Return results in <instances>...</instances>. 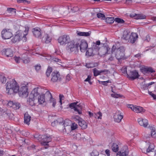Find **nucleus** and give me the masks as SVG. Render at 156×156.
<instances>
[{
    "mask_svg": "<svg viewBox=\"0 0 156 156\" xmlns=\"http://www.w3.org/2000/svg\"><path fill=\"white\" fill-rule=\"evenodd\" d=\"M29 84V83H25L22 84L20 88L16 81L12 80L6 83L5 92L9 94L18 92L20 96L26 97L29 94L28 85Z\"/></svg>",
    "mask_w": 156,
    "mask_h": 156,
    "instance_id": "obj_1",
    "label": "nucleus"
},
{
    "mask_svg": "<svg viewBox=\"0 0 156 156\" xmlns=\"http://www.w3.org/2000/svg\"><path fill=\"white\" fill-rule=\"evenodd\" d=\"M100 41H96L95 42L92 43L91 47L89 48L86 52V55L88 56H93L98 55L102 56L106 55L108 54L110 48L107 47L103 48L100 52H99L100 47L99 46L100 45Z\"/></svg>",
    "mask_w": 156,
    "mask_h": 156,
    "instance_id": "obj_2",
    "label": "nucleus"
},
{
    "mask_svg": "<svg viewBox=\"0 0 156 156\" xmlns=\"http://www.w3.org/2000/svg\"><path fill=\"white\" fill-rule=\"evenodd\" d=\"M124 51V47H120L117 48L115 45H113L112 49L111 55L109 58V60L111 61L114 60L115 57L118 60L126 59Z\"/></svg>",
    "mask_w": 156,
    "mask_h": 156,
    "instance_id": "obj_3",
    "label": "nucleus"
},
{
    "mask_svg": "<svg viewBox=\"0 0 156 156\" xmlns=\"http://www.w3.org/2000/svg\"><path fill=\"white\" fill-rule=\"evenodd\" d=\"M44 90L39 87L34 88L29 95V98L27 100V103L31 106H33L35 104V100L37 98L41 92Z\"/></svg>",
    "mask_w": 156,
    "mask_h": 156,
    "instance_id": "obj_4",
    "label": "nucleus"
},
{
    "mask_svg": "<svg viewBox=\"0 0 156 156\" xmlns=\"http://www.w3.org/2000/svg\"><path fill=\"white\" fill-rule=\"evenodd\" d=\"M70 122L71 121L70 120H66L60 123L58 126L59 131L64 133H68L70 131V127L69 126Z\"/></svg>",
    "mask_w": 156,
    "mask_h": 156,
    "instance_id": "obj_5",
    "label": "nucleus"
},
{
    "mask_svg": "<svg viewBox=\"0 0 156 156\" xmlns=\"http://www.w3.org/2000/svg\"><path fill=\"white\" fill-rule=\"evenodd\" d=\"M76 42L77 45L78 51L79 50V47H80L81 52H85L88 47V44L87 41L84 39H79L76 40Z\"/></svg>",
    "mask_w": 156,
    "mask_h": 156,
    "instance_id": "obj_6",
    "label": "nucleus"
},
{
    "mask_svg": "<svg viewBox=\"0 0 156 156\" xmlns=\"http://www.w3.org/2000/svg\"><path fill=\"white\" fill-rule=\"evenodd\" d=\"M66 49L69 52H77L78 51L76 40H70L67 44Z\"/></svg>",
    "mask_w": 156,
    "mask_h": 156,
    "instance_id": "obj_7",
    "label": "nucleus"
},
{
    "mask_svg": "<svg viewBox=\"0 0 156 156\" xmlns=\"http://www.w3.org/2000/svg\"><path fill=\"white\" fill-rule=\"evenodd\" d=\"M127 107L135 113L143 114L146 112V110L144 108L140 106L128 104L127 105Z\"/></svg>",
    "mask_w": 156,
    "mask_h": 156,
    "instance_id": "obj_8",
    "label": "nucleus"
},
{
    "mask_svg": "<svg viewBox=\"0 0 156 156\" xmlns=\"http://www.w3.org/2000/svg\"><path fill=\"white\" fill-rule=\"evenodd\" d=\"M58 41L61 45H65L70 41V38L69 35L65 34L59 37Z\"/></svg>",
    "mask_w": 156,
    "mask_h": 156,
    "instance_id": "obj_9",
    "label": "nucleus"
},
{
    "mask_svg": "<svg viewBox=\"0 0 156 156\" xmlns=\"http://www.w3.org/2000/svg\"><path fill=\"white\" fill-rule=\"evenodd\" d=\"M12 35V30L10 29H4L2 31L1 36L3 39H9Z\"/></svg>",
    "mask_w": 156,
    "mask_h": 156,
    "instance_id": "obj_10",
    "label": "nucleus"
},
{
    "mask_svg": "<svg viewBox=\"0 0 156 156\" xmlns=\"http://www.w3.org/2000/svg\"><path fill=\"white\" fill-rule=\"evenodd\" d=\"M77 102L71 103L69 105V107L71 108H74L75 111L76 112L79 114H82L81 110L82 108V106L79 104L77 105Z\"/></svg>",
    "mask_w": 156,
    "mask_h": 156,
    "instance_id": "obj_11",
    "label": "nucleus"
},
{
    "mask_svg": "<svg viewBox=\"0 0 156 156\" xmlns=\"http://www.w3.org/2000/svg\"><path fill=\"white\" fill-rule=\"evenodd\" d=\"M39 138L42 139L41 141V144L43 145H48V143L51 141V137L46 135H40Z\"/></svg>",
    "mask_w": 156,
    "mask_h": 156,
    "instance_id": "obj_12",
    "label": "nucleus"
},
{
    "mask_svg": "<svg viewBox=\"0 0 156 156\" xmlns=\"http://www.w3.org/2000/svg\"><path fill=\"white\" fill-rule=\"evenodd\" d=\"M123 118L122 113L120 111H117L114 114L113 118L114 121L117 122H120Z\"/></svg>",
    "mask_w": 156,
    "mask_h": 156,
    "instance_id": "obj_13",
    "label": "nucleus"
},
{
    "mask_svg": "<svg viewBox=\"0 0 156 156\" xmlns=\"http://www.w3.org/2000/svg\"><path fill=\"white\" fill-rule=\"evenodd\" d=\"M32 32L33 35L36 37L41 39L42 34L41 30L38 27H36L32 29Z\"/></svg>",
    "mask_w": 156,
    "mask_h": 156,
    "instance_id": "obj_14",
    "label": "nucleus"
},
{
    "mask_svg": "<svg viewBox=\"0 0 156 156\" xmlns=\"http://www.w3.org/2000/svg\"><path fill=\"white\" fill-rule=\"evenodd\" d=\"M129 77L132 80L138 78L139 75L138 72L136 70L130 71L129 75L127 74Z\"/></svg>",
    "mask_w": 156,
    "mask_h": 156,
    "instance_id": "obj_15",
    "label": "nucleus"
},
{
    "mask_svg": "<svg viewBox=\"0 0 156 156\" xmlns=\"http://www.w3.org/2000/svg\"><path fill=\"white\" fill-rule=\"evenodd\" d=\"M137 122L140 126L144 127H147L148 124V121L146 119L139 118L137 119Z\"/></svg>",
    "mask_w": 156,
    "mask_h": 156,
    "instance_id": "obj_16",
    "label": "nucleus"
},
{
    "mask_svg": "<svg viewBox=\"0 0 156 156\" xmlns=\"http://www.w3.org/2000/svg\"><path fill=\"white\" fill-rule=\"evenodd\" d=\"M141 72L144 74H146L149 73H152L155 72L154 70L150 67L143 66L140 68Z\"/></svg>",
    "mask_w": 156,
    "mask_h": 156,
    "instance_id": "obj_17",
    "label": "nucleus"
},
{
    "mask_svg": "<svg viewBox=\"0 0 156 156\" xmlns=\"http://www.w3.org/2000/svg\"><path fill=\"white\" fill-rule=\"evenodd\" d=\"M23 41V36L22 33H19L16 35L12 39V41L13 43H16L19 42L21 39Z\"/></svg>",
    "mask_w": 156,
    "mask_h": 156,
    "instance_id": "obj_18",
    "label": "nucleus"
},
{
    "mask_svg": "<svg viewBox=\"0 0 156 156\" xmlns=\"http://www.w3.org/2000/svg\"><path fill=\"white\" fill-rule=\"evenodd\" d=\"M138 35L136 33H131L128 42L131 43H134L137 39Z\"/></svg>",
    "mask_w": 156,
    "mask_h": 156,
    "instance_id": "obj_19",
    "label": "nucleus"
},
{
    "mask_svg": "<svg viewBox=\"0 0 156 156\" xmlns=\"http://www.w3.org/2000/svg\"><path fill=\"white\" fill-rule=\"evenodd\" d=\"M46 94L47 95L49 98V102L52 104V105L53 107H55L56 104V99L53 98L52 95L49 91H47Z\"/></svg>",
    "mask_w": 156,
    "mask_h": 156,
    "instance_id": "obj_20",
    "label": "nucleus"
},
{
    "mask_svg": "<svg viewBox=\"0 0 156 156\" xmlns=\"http://www.w3.org/2000/svg\"><path fill=\"white\" fill-rule=\"evenodd\" d=\"M60 74L58 72H53L51 74V81L53 82H56L60 77Z\"/></svg>",
    "mask_w": 156,
    "mask_h": 156,
    "instance_id": "obj_21",
    "label": "nucleus"
},
{
    "mask_svg": "<svg viewBox=\"0 0 156 156\" xmlns=\"http://www.w3.org/2000/svg\"><path fill=\"white\" fill-rule=\"evenodd\" d=\"M41 40L42 42L46 43H49L51 40V38L48 34H45L42 37H41Z\"/></svg>",
    "mask_w": 156,
    "mask_h": 156,
    "instance_id": "obj_22",
    "label": "nucleus"
},
{
    "mask_svg": "<svg viewBox=\"0 0 156 156\" xmlns=\"http://www.w3.org/2000/svg\"><path fill=\"white\" fill-rule=\"evenodd\" d=\"M43 91H42L41 92L37 98L38 102L39 104H43L45 101L44 95V94H43L44 93Z\"/></svg>",
    "mask_w": 156,
    "mask_h": 156,
    "instance_id": "obj_23",
    "label": "nucleus"
},
{
    "mask_svg": "<svg viewBox=\"0 0 156 156\" xmlns=\"http://www.w3.org/2000/svg\"><path fill=\"white\" fill-rule=\"evenodd\" d=\"M2 54L5 55L7 57H12L13 55V52L10 48L4 49L2 51Z\"/></svg>",
    "mask_w": 156,
    "mask_h": 156,
    "instance_id": "obj_24",
    "label": "nucleus"
},
{
    "mask_svg": "<svg viewBox=\"0 0 156 156\" xmlns=\"http://www.w3.org/2000/svg\"><path fill=\"white\" fill-rule=\"evenodd\" d=\"M146 145L148 146V148L147 149V153L151 152V153L154 151L155 146L154 144L152 143H151L150 142H146Z\"/></svg>",
    "mask_w": 156,
    "mask_h": 156,
    "instance_id": "obj_25",
    "label": "nucleus"
},
{
    "mask_svg": "<svg viewBox=\"0 0 156 156\" xmlns=\"http://www.w3.org/2000/svg\"><path fill=\"white\" fill-rule=\"evenodd\" d=\"M131 33L129 30H125L122 34V38L124 40L128 41Z\"/></svg>",
    "mask_w": 156,
    "mask_h": 156,
    "instance_id": "obj_26",
    "label": "nucleus"
},
{
    "mask_svg": "<svg viewBox=\"0 0 156 156\" xmlns=\"http://www.w3.org/2000/svg\"><path fill=\"white\" fill-rule=\"evenodd\" d=\"M93 70L94 76H98V75L101 74L102 73H107L108 72V71L106 70H98L96 68L93 69Z\"/></svg>",
    "mask_w": 156,
    "mask_h": 156,
    "instance_id": "obj_27",
    "label": "nucleus"
},
{
    "mask_svg": "<svg viewBox=\"0 0 156 156\" xmlns=\"http://www.w3.org/2000/svg\"><path fill=\"white\" fill-rule=\"evenodd\" d=\"M128 150L127 147H124V149L118 153H119V156H128Z\"/></svg>",
    "mask_w": 156,
    "mask_h": 156,
    "instance_id": "obj_28",
    "label": "nucleus"
},
{
    "mask_svg": "<svg viewBox=\"0 0 156 156\" xmlns=\"http://www.w3.org/2000/svg\"><path fill=\"white\" fill-rule=\"evenodd\" d=\"M130 16L137 19H144L146 18V16L143 14H134L130 15Z\"/></svg>",
    "mask_w": 156,
    "mask_h": 156,
    "instance_id": "obj_29",
    "label": "nucleus"
},
{
    "mask_svg": "<svg viewBox=\"0 0 156 156\" xmlns=\"http://www.w3.org/2000/svg\"><path fill=\"white\" fill-rule=\"evenodd\" d=\"M150 129L151 136L153 138H156V127L154 126H151L150 127Z\"/></svg>",
    "mask_w": 156,
    "mask_h": 156,
    "instance_id": "obj_30",
    "label": "nucleus"
},
{
    "mask_svg": "<svg viewBox=\"0 0 156 156\" xmlns=\"http://www.w3.org/2000/svg\"><path fill=\"white\" fill-rule=\"evenodd\" d=\"M78 123L79 125L82 128L85 129L87 128V123L83 119H81L80 121Z\"/></svg>",
    "mask_w": 156,
    "mask_h": 156,
    "instance_id": "obj_31",
    "label": "nucleus"
},
{
    "mask_svg": "<svg viewBox=\"0 0 156 156\" xmlns=\"http://www.w3.org/2000/svg\"><path fill=\"white\" fill-rule=\"evenodd\" d=\"M31 120L30 116L27 113L25 114L24 115V122L29 125Z\"/></svg>",
    "mask_w": 156,
    "mask_h": 156,
    "instance_id": "obj_32",
    "label": "nucleus"
},
{
    "mask_svg": "<svg viewBox=\"0 0 156 156\" xmlns=\"http://www.w3.org/2000/svg\"><path fill=\"white\" fill-rule=\"evenodd\" d=\"M25 30L23 34H22L23 36V41H26V36L27 34L28 31L29 30V28L28 27H25Z\"/></svg>",
    "mask_w": 156,
    "mask_h": 156,
    "instance_id": "obj_33",
    "label": "nucleus"
},
{
    "mask_svg": "<svg viewBox=\"0 0 156 156\" xmlns=\"http://www.w3.org/2000/svg\"><path fill=\"white\" fill-rule=\"evenodd\" d=\"M22 60L23 62L25 64L29 63L30 61V60L26 55H23L22 57Z\"/></svg>",
    "mask_w": 156,
    "mask_h": 156,
    "instance_id": "obj_34",
    "label": "nucleus"
},
{
    "mask_svg": "<svg viewBox=\"0 0 156 156\" xmlns=\"http://www.w3.org/2000/svg\"><path fill=\"white\" fill-rule=\"evenodd\" d=\"M115 21L114 18L113 17H108L106 18L105 21L108 23H113Z\"/></svg>",
    "mask_w": 156,
    "mask_h": 156,
    "instance_id": "obj_35",
    "label": "nucleus"
},
{
    "mask_svg": "<svg viewBox=\"0 0 156 156\" xmlns=\"http://www.w3.org/2000/svg\"><path fill=\"white\" fill-rule=\"evenodd\" d=\"M98 66V64L96 63H89L87 64L86 66L88 68H93Z\"/></svg>",
    "mask_w": 156,
    "mask_h": 156,
    "instance_id": "obj_36",
    "label": "nucleus"
},
{
    "mask_svg": "<svg viewBox=\"0 0 156 156\" xmlns=\"http://www.w3.org/2000/svg\"><path fill=\"white\" fill-rule=\"evenodd\" d=\"M112 150L114 152H117L119 150L118 145L116 144H113L112 147Z\"/></svg>",
    "mask_w": 156,
    "mask_h": 156,
    "instance_id": "obj_37",
    "label": "nucleus"
},
{
    "mask_svg": "<svg viewBox=\"0 0 156 156\" xmlns=\"http://www.w3.org/2000/svg\"><path fill=\"white\" fill-rule=\"evenodd\" d=\"M94 116L95 118H97L98 119H101L102 116V113L100 112H99L97 113H94Z\"/></svg>",
    "mask_w": 156,
    "mask_h": 156,
    "instance_id": "obj_38",
    "label": "nucleus"
},
{
    "mask_svg": "<svg viewBox=\"0 0 156 156\" xmlns=\"http://www.w3.org/2000/svg\"><path fill=\"white\" fill-rule=\"evenodd\" d=\"M111 96L115 98H124V97L122 95L120 94L117 93H113L111 94Z\"/></svg>",
    "mask_w": 156,
    "mask_h": 156,
    "instance_id": "obj_39",
    "label": "nucleus"
},
{
    "mask_svg": "<svg viewBox=\"0 0 156 156\" xmlns=\"http://www.w3.org/2000/svg\"><path fill=\"white\" fill-rule=\"evenodd\" d=\"M135 131L134 130L132 131H129L128 133V136L129 137L131 138L132 139H133L134 137V133Z\"/></svg>",
    "mask_w": 156,
    "mask_h": 156,
    "instance_id": "obj_40",
    "label": "nucleus"
},
{
    "mask_svg": "<svg viewBox=\"0 0 156 156\" xmlns=\"http://www.w3.org/2000/svg\"><path fill=\"white\" fill-rule=\"evenodd\" d=\"M8 12L11 14H15L16 13V9L12 8H8L7 9Z\"/></svg>",
    "mask_w": 156,
    "mask_h": 156,
    "instance_id": "obj_41",
    "label": "nucleus"
},
{
    "mask_svg": "<svg viewBox=\"0 0 156 156\" xmlns=\"http://www.w3.org/2000/svg\"><path fill=\"white\" fill-rule=\"evenodd\" d=\"M130 68L129 66H128L127 68L126 67H123L121 69V70L122 73L124 74H127V69H128Z\"/></svg>",
    "mask_w": 156,
    "mask_h": 156,
    "instance_id": "obj_42",
    "label": "nucleus"
},
{
    "mask_svg": "<svg viewBox=\"0 0 156 156\" xmlns=\"http://www.w3.org/2000/svg\"><path fill=\"white\" fill-rule=\"evenodd\" d=\"M59 102L60 103V108L62 109V100L64 99V96L62 94H60L59 95Z\"/></svg>",
    "mask_w": 156,
    "mask_h": 156,
    "instance_id": "obj_43",
    "label": "nucleus"
},
{
    "mask_svg": "<svg viewBox=\"0 0 156 156\" xmlns=\"http://www.w3.org/2000/svg\"><path fill=\"white\" fill-rule=\"evenodd\" d=\"M77 125L75 123H73L71 125L70 128H71V130H73L76 129L77 128Z\"/></svg>",
    "mask_w": 156,
    "mask_h": 156,
    "instance_id": "obj_44",
    "label": "nucleus"
},
{
    "mask_svg": "<svg viewBox=\"0 0 156 156\" xmlns=\"http://www.w3.org/2000/svg\"><path fill=\"white\" fill-rule=\"evenodd\" d=\"M14 59L17 63H20L21 60H22V59H21L20 57L16 56H15L14 57Z\"/></svg>",
    "mask_w": 156,
    "mask_h": 156,
    "instance_id": "obj_45",
    "label": "nucleus"
},
{
    "mask_svg": "<svg viewBox=\"0 0 156 156\" xmlns=\"http://www.w3.org/2000/svg\"><path fill=\"white\" fill-rule=\"evenodd\" d=\"M97 15L98 18L101 19H104L105 18L104 15L101 13H97Z\"/></svg>",
    "mask_w": 156,
    "mask_h": 156,
    "instance_id": "obj_46",
    "label": "nucleus"
},
{
    "mask_svg": "<svg viewBox=\"0 0 156 156\" xmlns=\"http://www.w3.org/2000/svg\"><path fill=\"white\" fill-rule=\"evenodd\" d=\"M114 20L115 22L117 23H122L124 22V21L120 18H116Z\"/></svg>",
    "mask_w": 156,
    "mask_h": 156,
    "instance_id": "obj_47",
    "label": "nucleus"
},
{
    "mask_svg": "<svg viewBox=\"0 0 156 156\" xmlns=\"http://www.w3.org/2000/svg\"><path fill=\"white\" fill-rule=\"evenodd\" d=\"M52 71V68L51 67H48L46 72V74L47 76H49L51 73Z\"/></svg>",
    "mask_w": 156,
    "mask_h": 156,
    "instance_id": "obj_48",
    "label": "nucleus"
},
{
    "mask_svg": "<svg viewBox=\"0 0 156 156\" xmlns=\"http://www.w3.org/2000/svg\"><path fill=\"white\" fill-rule=\"evenodd\" d=\"M90 156H97L98 155V153L97 151L94 150L90 153Z\"/></svg>",
    "mask_w": 156,
    "mask_h": 156,
    "instance_id": "obj_49",
    "label": "nucleus"
},
{
    "mask_svg": "<svg viewBox=\"0 0 156 156\" xmlns=\"http://www.w3.org/2000/svg\"><path fill=\"white\" fill-rule=\"evenodd\" d=\"M73 118L75 121H77L78 122H79L82 119L77 116H74L73 117Z\"/></svg>",
    "mask_w": 156,
    "mask_h": 156,
    "instance_id": "obj_50",
    "label": "nucleus"
},
{
    "mask_svg": "<svg viewBox=\"0 0 156 156\" xmlns=\"http://www.w3.org/2000/svg\"><path fill=\"white\" fill-rule=\"evenodd\" d=\"M91 32L89 31L88 32H83V36L88 37L90 35Z\"/></svg>",
    "mask_w": 156,
    "mask_h": 156,
    "instance_id": "obj_51",
    "label": "nucleus"
},
{
    "mask_svg": "<svg viewBox=\"0 0 156 156\" xmlns=\"http://www.w3.org/2000/svg\"><path fill=\"white\" fill-rule=\"evenodd\" d=\"M20 107V103H14L13 108H16V109H19Z\"/></svg>",
    "mask_w": 156,
    "mask_h": 156,
    "instance_id": "obj_52",
    "label": "nucleus"
},
{
    "mask_svg": "<svg viewBox=\"0 0 156 156\" xmlns=\"http://www.w3.org/2000/svg\"><path fill=\"white\" fill-rule=\"evenodd\" d=\"M0 82L2 83H5L6 82V78L3 76L0 78Z\"/></svg>",
    "mask_w": 156,
    "mask_h": 156,
    "instance_id": "obj_53",
    "label": "nucleus"
},
{
    "mask_svg": "<svg viewBox=\"0 0 156 156\" xmlns=\"http://www.w3.org/2000/svg\"><path fill=\"white\" fill-rule=\"evenodd\" d=\"M149 94L153 97L154 99L156 100V95H155L151 92H149Z\"/></svg>",
    "mask_w": 156,
    "mask_h": 156,
    "instance_id": "obj_54",
    "label": "nucleus"
},
{
    "mask_svg": "<svg viewBox=\"0 0 156 156\" xmlns=\"http://www.w3.org/2000/svg\"><path fill=\"white\" fill-rule=\"evenodd\" d=\"M35 69L37 71L40 70L41 69V66L40 65H37L35 66Z\"/></svg>",
    "mask_w": 156,
    "mask_h": 156,
    "instance_id": "obj_55",
    "label": "nucleus"
},
{
    "mask_svg": "<svg viewBox=\"0 0 156 156\" xmlns=\"http://www.w3.org/2000/svg\"><path fill=\"white\" fill-rule=\"evenodd\" d=\"M76 33L78 36H83V32L77 31Z\"/></svg>",
    "mask_w": 156,
    "mask_h": 156,
    "instance_id": "obj_56",
    "label": "nucleus"
},
{
    "mask_svg": "<svg viewBox=\"0 0 156 156\" xmlns=\"http://www.w3.org/2000/svg\"><path fill=\"white\" fill-rule=\"evenodd\" d=\"M154 83V82H151V83H149L146 84V86H147V87H146L144 88V90H146V89H147L148 88V87L149 86L153 84Z\"/></svg>",
    "mask_w": 156,
    "mask_h": 156,
    "instance_id": "obj_57",
    "label": "nucleus"
},
{
    "mask_svg": "<svg viewBox=\"0 0 156 156\" xmlns=\"http://www.w3.org/2000/svg\"><path fill=\"white\" fill-rule=\"evenodd\" d=\"M76 139L79 140L81 138V135L80 133H78L76 134Z\"/></svg>",
    "mask_w": 156,
    "mask_h": 156,
    "instance_id": "obj_58",
    "label": "nucleus"
},
{
    "mask_svg": "<svg viewBox=\"0 0 156 156\" xmlns=\"http://www.w3.org/2000/svg\"><path fill=\"white\" fill-rule=\"evenodd\" d=\"M150 40V37L149 35H147L144 39V40L147 41H149Z\"/></svg>",
    "mask_w": 156,
    "mask_h": 156,
    "instance_id": "obj_59",
    "label": "nucleus"
},
{
    "mask_svg": "<svg viewBox=\"0 0 156 156\" xmlns=\"http://www.w3.org/2000/svg\"><path fill=\"white\" fill-rule=\"evenodd\" d=\"M8 105L10 107H12L13 108L14 103L12 101H10L8 103Z\"/></svg>",
    "mask_w": 156,
    "mask_h": 156,
    "instance_id": "obj_60",
    "label": "nucleus"
},
{
    "mask_svg": "<svg viewBox=\"0 0 156 156\" xmlns=\"http://www.w3.org/2000/svg\"><path fill=\"white\" fill-rule=\"evenodd\" d=\"M105 152L107 156H110V151L108 149H107L105 151Z\"/></svg>",
    "mask_w": 156,
    "mask_h": 156,
    "instance_id": "obj_61",
    "label": "nucleus"
},
{
    "mask_svg": "<svg viewBox=\"0 0 156 156\" xmlns=\"http://www.w3.org/2000/svg\"><path fill=\"white\" fill-rule=\"evenodd\" d=\"M91 78V76H90V75L88 76L87 78L85 80V81H88V82L90 80Z\"/></svg>",
    "mask_w": 156,
    "mask_h": 156,
    "instance_id": "obj_62",
    "label": "nucleus"
},
{
    "mask_svg": "<svg viewBox=\"0 0 156 156\" xmlns=\"http://www.w3.org/2000/svg\"><path fill=\"white\" fill-rule=\"evenodd\" d=\"M88 113L90 117H92L94 116V115L93 113H92L90 112H88Z\"/></svg>",
    "mask_w": 156,
    "mask_h": 156,
    "instance_id": "obj_63",
    "label": "nucleus"
},
{
    "mask_svg": "<svg viewBox=\"0 0 156 156\" xmlns=\"http://www.w3.org/2000/svg\"><path fill=\"white\" fill-rule=\"evenodd\" d=\"M58 122L57 121H55L51 123V125L52 126H55L56 124Z\"/></svg>",
    "mask_w": 156,
    "mask_h": 156,
    "instance_id": "obj_64",
    "label": "nucleus"
}]
</instances>
